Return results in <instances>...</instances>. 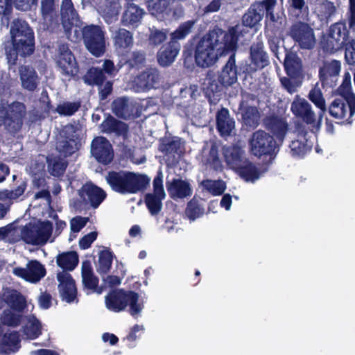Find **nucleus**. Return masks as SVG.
<instances>
[{"label": "nucleus", "mask_w": 355, "mask_h": 355, "mask_svg": "<svg viewBox=\"0 0 355 355\" xmlns=\"http://www.w3.org/2000/svg\"><path fill=\"white\" fill-rule=\"evenodd\" d=\"M224 157L227 164L234 171L247 159L244 157V150L238 146L227 148L224 152Z\"/></svg>", "instance_id": "obj_36"}, {"label": "nucleus", "mask_w": 355, "mask_h": 355, "mask_svg": "<svg viewBox=\"0 0 355 355\" xmlns=\"http://www.w3.org/2000/svg\"><path fill=\"white\" fill-rule=\"evenodd\" d=\"M204 213L203 208L194 200H190L185 209L187 216L191 220H194Z\"/></svg>", "instance_id": "obj_56"}, {"label": "nucleus", "mask_w": 355, "mask_h": 355, "mask_svg": "<svg viewBox=\"0 0 355 355\" xmlns=\"http://www.w3.org/2000/svg\"><path fill=\"white\" fill-rule=\"evenodd\" d=\"M341 96L330 103L329 114L335 119L345 120L348 123H352L355 114V94L347 91L343 93Z\"/></svg>", "instance_id": "obj_11"}, {"label": "nucleus", "mask_w": 355, "mask_h": 355, "mask_svg": "<svg viewBox=\"0 0 355 355\" xmlns=\"http://www.w3.org/2000/svg\"><path fill=\"white\" fill-rule=\"evenodd\" d=\"M250 153L259 158L262 156L275 157L278 146L272 135L264 130H258L254 132L249 139Z\"/></svg>", "instance_id": "obj_9"}, {"label": "nucleus", "mask_w": 355, "mask_h": 355, "mask_svg": "<svg viewBox=\"0 0 355 355\" xmlns=\"http://www.w3.org/2000/svg\"><path fill=\"white\" fill-rule=\"evenodd\" d=\"M113 252L110 250H103L100 252L98 257V268L100 274H107L111 269L113 261Z\"/></svg>", "instance_id": "obj_49"}, {"label": "nucleus", "mask_w": 355, "mask_h": 355, "mask_svg": "<svg viewBox=\"0 0 355 355\" xmlns=\"http://www.w3.org/2000/svg\"><path fill=\"white\" fill-rule=\"evenodd\" d=\"M19 73L21 87L28 92H34L39 85V77L35 69L29 65H21Z\"/></svg>", "instance_id": "obj_29"}, {"label": "nucleus", "mask_w": 355, "mask_h": 355, "mask_svg": "<svg viewBox=\"0 0 355 355\" xmlns=\"http://www.w3.org/2000/svg\"><path fill=\"white\" fill-rule=\"evenodd\" d=\"M303 140H294L290 144V149L292 156L296 158H302L304 156L311 150V147L306 144L304 136L301 135Z\"/></svg>", "instance_id": "obj_50"}, {"label": "nucleus", "mask_w": 355, "mask_h": 355, "mask_svg": "<svg viewBox=\"0 0 355 355\" xmlns=\"http://www.w3.org/2000/svg\"><path fill=\"white\" fill-rule=\"evenodd\" d=\"M166 186L168 195L173 200L183 199L192 194L190 184L180 178H173L171 182L167 181Z\"/></svg>", "instance_id": "obj_26"}, {"label": "nucleus", "mask_w": 355, "mask_h": 355, "mask_svg": "<svg viewBox=\"0 0 355 355\" xmlns=\"http://www.w3.org/2000/svg\"><path fill=\"white\" fill-rule=\"evenodd\" d=\"M112 110L118 118L130 120L141 116L142 107L137 103H130L127 97H119L113 101Z\"/></svg>", "instance_id": "obj_17"}, {"label": "nucleus", "mask_w": 355, "mask_h": 355, "mask_svg": "<svg viewBox=\"0 0 355 355\" xmlns=\"http://www.w3.org/2000/svg\"><path fill=\"white\" fill-rule=\"evenodd\" d=\"M47 162L51 175L57 178L62 176L68 166V162L60 157L48 159Z\"/></svg>", "instance_id": "obj_46"}, {"label": "nucleus", "mask_w": 355, "mask_h": 355, "mask_svg": "<svg viewBox=\"0 0 355 355\" xmlns=\"http://www.w3.org/2000/svg\"><path fill=\"white\" fill-rule=\"evenodd\" d=\"M82 79L87 85L98 87V98L101 101H105L113 92V81L107 80L103 70L98 67H89Z\"/></svg>", "instance_id": "obj_13"}, {"label": "nucleus", "mask_w": 355, "mask_h": 355, "mask_svg": "<svg viewBox=\"0 0 355 355\" xmlns=\"http://www.w3.org/2000/svg\"><path fill=\"white\" fill-rule=\"evenodd\" d=\"M102 132L111 134L114 133L117 136L126 137L128 133V125L114 116L109 115L101 123Z\"/></svg>", "instance_id": "obj_35"}, {"label": "nucleus", "mask_w": 355, "mask_h": 355, "mask_svg": "<svg viewBox=\"0 0 355 355\" xmlns=\"http://www.w3.org/2000/svg\"><path fill=\"white\" fill-rule=\"evenodd\" d=\"M180 50V44L168 42L164 44L157 52V62L162 67H168L174 61Z\"/></svg>", "instance_id": "obj_31"}, {"label": "nucleus", "mask_w": 355, "mask_h": 355, "mask_svg": "<svg viewBox=\"0 0 355 355\" xmlns=\"http://www.w3.org/2000/svg\"><path fill=\"white\" fill-rule=\"evenodd\" d=\"M159 73L155 68H148L139 73L135 78V86L141 91L149 90L158 83Z\"/></svg>", "instance_id": "obj_27"}, {"label": "nucleus", "mask_w": 355, "mask_h": 355, "mask_svg": "<svg viewBox=\"0 0 355 355\" xmlns=\"http://www.w3.org/2000/svg\"><path fill=\"white\" fill-rule=\"evenodd\" d=\"M35 227L38 245L45 244L52 234V223L49 220H44L37 225L35 224Z\"/></svg>", "instance_id": "obj_42"}, {"label": "nucleus", "mask_w": 355, "mask_h": 355, "mask_svg": "<svg viewBox=\"0 0 355 355\" xmlns=\"http://www.w3.org/2000/svg\"><path fill=\"white\" fill-rule=\"evenodd\" d=\"M290 37L302 50H311L316 44L314 30L305 22L297 21L290 27Z\"/></svg>", "instance_id": "obj_14"}, {"label": "nucleus", "mask_w": 355, "mask_h": 355, "mask_svg": "<svg viewBox=\"0 0 355 355\" xmlns=\"http://www.w3.org/2000/svg\"><path fill=\"white\" fill-rule=\"evenodd\" d=\"M145 12L134 3H128L123 14L121 22L125 26L137 27Z\"/></svg>", "instance_id": "obj_37"}, {"label": "nucleus", "mask_w": 355, "mask_h": 355, "mask_svg": "<svg viewBox=\"0 0 355 355\" xmlns=\"http://www.w3.org/2000/svg\"><path fill=\"white\" fill-rule=\"evenodd\" d=\"M80 102H64L58 105L55 111L61 116H71L80 108Z\"/></svg>", "instance_id": "obj_54"}, {"label": "nucleus", "mask_w": 355, "mask_h": 355, "mask_svg": "<svg viewBox=\"0 0 355 355\" xmlns=\"http://www.w3.org/2000/svg\"><path fill=\"white\" fill-rule=\"evenodd\" d=\"M83 286L85 290H87V294L96 293L101 294L103 288L98 286L99 279L94 274L82 277Z\"/></svg>", "instance_id": "obj_51"}, {"label": "nucleus", "mask_w": 355, "mask_h": 355, "mask_svg": "<svg viewBox=\"0 0 355 355\" xmlns=\"http://www.w3.org/2000/svg\"><path fill=\"white\" fill-rule=\"evenodd\" d=\"M27 187V182L21 181L20 184L12 190L3 189L0 191V200L6 202L8 201V205L0 203V220L3 219L10 209V205L12 204V201L17 200L21 196Z\"/></svg>", "instance_id": "obj_24"}, {"label": "nucleus", "mask_w": 355, "mask_h": 355, "mask_svg": "<svg viewBox=\"0 0 355 355\" xmlns=\"http://www.w3.org/2000/svg\"><path fill=\"white\" fill-rule=\"evenodd\" d=\"M83 40L88 51L96 57L103 55L106 50L105 32L98 25H87L82 29Z\"/></svg>", "instance_id": "obj_12"}, {"label": "nucleus", "mask_w": 355, "mask_h": 355, "mask_svg": "<svg viewBox=\"0 0 355 355\" xmlns=\"http://www.w3.org/2000/svg\"><path fill=\"white\" fill-rule=\"evenodd\" d=\"M6 302L11 309L19 312L22 311L26 306V300L24 296L17 291L9 294L6 297Z\"/></svg>", "instance_id": "obj_48"}, {"label": "nucleus", "mask_w": 355, "mask_h": 355, "mask_svg": "<svg viewBox=\"0 0 355 355\" xmlns=\"http://www.w3.org/2000/svg\"><path fill=\"white\" fill-rule=\"evenodd\" d=\"M35 224L29 223L24 226L21 230V238L27 244L38 245L37 241Z\"/></svg>", "instance_id": "obj_52"}, {"label": "nucleus", "mask_w": 355, "mask_h": 355, "mask_svg": "<svg viewBox=\"0 0 355 355\" xmlns=\"http://www.w3.org/2000/svg\"><path fill=\"white\" fill-rule=\"evenodd\" d=\"M111 189L119 193L135 194L145 190L150 179L145 174L127 171H111L105 177Z\"/></svg>", "instance_id": "obj_3"}, {"label": "nucleus", "mask_w": 355, "mask_h": 355, "mask_svg": "<svg viewBox=\"0 0 355 355\" xmlns=\"http://www.w3.org/2000/svg\"><path fill=\"white\" fill-rule=\"evenodd\" d=\"M57 279L59 282L58 291L62 300L69 304L78 302L76 282L71 275L67 272H59L57 274Z\"/></svg>", "instance_id": "obj_18"}, {"label": "nucleus", "mask_w": 355, "mask_h": 355, "mask_svg": "<svg viewBox=\"0 0 355 355\" xmlns=\"http://www.w3.org/2000/svg\"><path fill=\"white\" fill-rule=\"evenodd\" d=\"M204 186L214 196L222 195L226 189L225 183L223 180L212 181L207 180L205 181Z\"/></svg>", "instance_id": "obj_57"}, {"label": "nucleus", "mask_w": 355, "mask_h": 355, "mask_svg": "<svg viewBox=\"0 0 355 355\" xmlns=\"http://www.w3.org/2000/svg\"><path fill=\"white\" fill-rule=\"evenodd\" d=\"M96 6L106 23L111 24L117 19L121 9L119 1H98Z\"/></svg>", "instance_id": "obj_33"}, {"label": "nucleus", "mask_w": 355, "mask_h": 355, "mask_svg": "<svg viewBox=\"0 0 355 355\" xmlns=\"http://www.w3.org/2000/svg\"><path fill=\"white\" fill-rule=\"evenodd\" d=\"M0 320L3 325L15 327L20 324L21 315L7 309L3 311Z\"/></svg>", "instance_id": "obj_53"}, {"label": "nucleus", "mask_w": 355, "mask_h": 355, "mask_svg": "<svg viewBox=\"0 0 355 355\" xmlns=\"http://www.w3.org/2000/svg\"><path fill=\"white\" fill-rule=\"evenodd\" d=\"M164 198L156 193H147L145 196V203L151 215L155 216L160 212L162 208V200Z\"/></svg>", "instance_id": "obj_47"}, {"label": "nucleus", "mask_w": 355, "mask_h": 355, "mask_svg": "<svg viewBox=\"0 0 355 355\" xmlns=\"http://www.w3.org/2000/svg\"><path fill=\"white\" fill-rule=\"evenodd\" d=\"M41 11L42 17L45 21H52L53 17H58L55 10V1H41Z\"/></svg>", "instance_id": "obj_58"}, {"label": "nucleus", "mask_w": 355, "mask_h": 355, "mask_svg": "<svg viewBox=\"0 0 355 355\" xmlns=\"http://www.w3.org/2000/svg\"><path fill=\"white\" fill-rule=\"evenodd\" d=\"M78 198L73 201V207L82 212L97 209L107 197L105 191L92 182H87L78 190Z\"/></svg>", "instance_id": "obj_6"}, {"label": "nucleus", "mask_w": 355, "mask_h": 355, "mask_svg": "<svg viewBox=\"0 0 355 355\" xmlns=\"http://www.w3.org/2000/svg\"><path fill=\"white\" fill-rule=\"evenodd\" d=\"M89 218L87 217L76 216L71 220V231L73 233L79 232L88 222Z\"/></svg>", "instance_id": "obj_64"}, {"label": "nucleus", "mask_w": 355, "mask_h": 355, "mask_svg": "<svg viewBox=\"0 0 355 355\" xmlns=\"http://www.w3.org/2000/svg\"><path fill=\"white\" fill-rule=\"evenodd\" d=\"M294 48L295 46L290 48V93L292 92V80H295L297 85H300L304 77L302 60Z\"/></svg>", "instance_id": "obj_34"}, {"label": "nucleus", "mask_w": 355, "mask_h": 355, "mask_svg": "<svg viewBox=\"0 0 355 355\" xmlns=\"http://www.w3.org/2000/svg\"><path fill=\"white\" fill-rule=\"evenodd\" d=\"M168 31L155 30L152 31L149 35V43L153 46H158L162 44L167 38Z\"/></svg>", "instance_id": "obj_61"}, {"label": "nucleus", "mask_w": 355, "mask_h": 355, "mask_svg": "<svg viewBox=\"0 0 355 355\" xmlns=\"http://www.w3.org/2000/svg\"><path fill=\"white\" fill-rule=\"evenodd\" d=\"M10 40L3 43L4 50L10 66H15L18 56L26 58L35 49V33L29 24L20 19H15L10 26Z\"/></svg>", "instance_id": "obj_2"}, {"label": "nucleus", "mask_w": 355, "mask_h": 355, "mask_svg": "<svg viewBox=\"0 0 355 355\" xmlns=\"http://www.w3.org/2000/svg\"><path fill=\"white\" fill-rule=\"evenodd\" d=\"M238 36L232 29L226 33L221 29L209 31L195 46L196 65L202 68L214 65L218 58L237 49Z\"/></svg>", "instance_id": "obj_1"}, {"label": "nucleus", "mask_w": 355, "mask_h": 355, "mask_svg": "<svg viewBox=\"0 0 355 355\" xmlns=\"http://www.w3.org/2000/svg\"><path fill=\"white\" fill-rule=\"evenodd\" d=\"M308 98L320 109L318 114L320 119L327 110L325 99L320 89L317 87H313L308 94Z\"/></svg>", "instance_id": "obj_45"}, {"label": "nucleus", "mask_w": 355, "mask_h": 355, "mask_svg": "<svg viewBox=\"0 0 355 355\" xmlns=\"http://www.w3.org/2000/svg\"><path fill=\"white\" fill-rule=\"evenodd\" d=\"M194 24L193 20H188L181 24L175 31L171 33L169 42H173L175 44H180L179 40H184L191 32Z\"/></svg>", "instance_id": "obj_44"}, {"label": "nucleus", "mask_w": 355, "mask_h": 355, "mask_svg": "<svg viewBox=\"0 0 355 355\" xmlns=\"http://www.w3.org/2000/svg\"><path fill=\"white\" fill-rule=\"evenodd\" d=\"M261 19V15L255 9L250 8L242 17L243 26L254 27Z\"/></svg>", "instance_id": "obj_55"}, {"label": "nucleus", "mask_w": 355, "mask_h": 355, "mask_svg": "<svg viewBox=\"0 0 355 355\" xmlns=\"http://www.w3.org/2000/svg\"><path fill=\"white\" fill-rule=\"evenodd\" d=\"M341 70V62L337 60L324 62L319 69V78L323 88L336 86Z\"/></svg>", "instance_id": "obj_20"}, {"label": "nucleus", "mask_w": 355, "mask_h": 355, "mask_svg": "<svg viewBox=\"0 0 355 355\" xmlns=\"http://www.w3.org/2000/svg\"><path fill=\"white\" fill-rule=\"evenodd\" d=\"M61 24L67 36L71 35L74 25L78 21V14L76 10L73 1H62Z\"/></svg>", "instance_id": "obj_25"}, {"label": "nucleus", "mask_w": 355, "mask_h": 355, "mask_svg": "<svg viewBox=\"0 0 355 355\" xmlns=\"http://www.w3.org/2000/svg\"><path fill=\"white\" fill-rule=\"evenodd\" d=\"M291 110L297 119L293 121V132L297 133V135H306V125L314 126L316 123V116L311 104L304 98L296 96L291 103Z\"/></svg>", "instance_id": "obj_7"}, {"label": "nucleus", "mask_w": 355, "mask_h": 355, "mask_svg": "<svg viewBox=\"0 0 355 355\" xmlns=\"http://www.w3.org/2000/svg\"><path fill=\"white\" fill-rule=\"evenodd\" d=\"M180 147V139L178 137L164 138L160 140L159 150L166 156L172 155L175 157V155L179 154Z\"/></svg>", "instance_id": "obj_41"}, {"label": "nucleus", "mask_w": 355, "mask_h": 355, "mask_svg": "<svg viewBox=\"0 0 355 355\" xmlns=\"http://www.w3.org/2000/svg\"><path fill=\"white\" fill-rule=\"evenodd\" d=\"M216 129L222 137L230 136L234 128L235 121L230 117L229 110L222 107L216 113Z\"/></svg>", "instance_id": "obj_32"}, {"label": "nucleus", "mask_w": 355, "mask_h": 355, "mask_svg": "<svg viewBox=\"0 0 355 355\" xmlns=\"http://www.w3.org/2000/svg\"><path fill=\"white\" fill-rule=\"evenodd\" d=\"M21 348L20 335L18 331H12L2 334L0 352L9 355L17 352Z\"/></svg>", "instance_id": "obj_30"}, {"label": "nucleus", "mask_w": 355, "mask_h": 355, "mask_svg": "<svg viewBox=\"0 0 355 355\" xmlns=\"http://www.w3.org/2000/svg\"><path fill=\"white\" fill-rule=\"evenodd\" d=\"M235 171L246 182H254L260 176L259 170L248 159Z\"/></svg>", "instance_id": "obj_39"}, {"label": "nucleus", "mask_w": 355, "mask_h": 355, "mask_svg": "<svg viewBox=\"0 0 355 355\" xmlns=\"http://www.w3.org/2000/svg\"><path fill=\"white\" fill-rule=\"evenodd\" d=\"M123 60L130 69H139L146 64V54L143 50H135L125 55Z\"/></svg>", "instance_id": "obj_40"}, {"label": "nucleus", "mask_w": 355, "mask_h": 355, "mask_svg": "<svg viewBox=\"0 0 355 355\" xmlns=\"http://www.w3.org/2000/svg\"><path fill=\"white\" fill-rule=\"evenodd\" d=\"M238 67L236 64L235 53H233L228 58L226 64L218 72L216 79L210 76L207 80V89L213 93L220 92L223 87H226L235 83L238 79Z\"/></svg>", "instance_id": "obj_8"}, {"label": "nucleus", "mask_w": 355, "mask_h": 355, "mask_svg": "<svg viewBox=\"0 0 355 355\" xmlns=\"http://www.w3.org/2000/svg\"><path fill=\"white\" fill-rule=\"evenodd\" d=\"M57 65L65 76L75 77L79 71V66L73 52L66 43L58 45Z\"/></svg>", "instance_id": "obj_15"}, {"label": "nucleus", "mask_w": 355, "mask_h": 355, "mask_svg": "<svg viewBox=\"0 0 355 355\" xmlns=\"http://www.w3.org/2000/svg\"><path fill=\"white\" fill-rule=\"evenodd\" d=\"M146 3H148V7L151 8L153 14H168L167 8L170 1H146Z\"/></svg>", "instance_id": "obj_63"}, {"label": "nucleus", "mask_w": 355, "mask_h": 355, "mask_svg": "<svg viewBox=\"0 0 355 355\" xmlns=\"http://www.w3.org/2000/svg\"><path fill=\"white\" fill-rule=\"evenodd\" d=\"M91 154L98 162L104 165L111 163L114 158L112 146L104 137H97L92 140Z\"/></svg>", "instance_id": "obj_19"}, {"label": "nucleus", "mask_w": 355, "mask_h": 355, "mask_svg": "<svg viewBox=\"0 0 355 355\" xmlns=\"http://www.w3.org/2000/svg\"><path fill=\"white\" fill-rule=\"evenodd\" d=\"M105 302L107 309L115 313L121 312L128 306V313L135 318L144 308V301L137 293L122 288L110 291L105 297Z\"/></svg>", "instance_id": "obj_4"}, {"label": "nucleus", "mask_w": 355, "mask_h": 355, "mask_svg": "<svg viewBox=\"0 0 355 355\" xmlns=\"http://www.w3.org/2000/svg\"><path fill=\"white\" fill-rule=\"evenodd\" d=\"M26 106L24 103L15 101L7 107L0 106V128L11 137H16L22 130L26 118Z\"/></svg>", "instance_id": "obj_5"}, {"label": "nucleus", "mask_w": 355, "mask_h": 355, "mask_svg": "<svg viewBox=\"0 0 355 355\" xmlns=\"http://www.w3.org/2000/svg\"><path fill=\"white\" fill-rule=\"evenodd\" d=\"M264 127L277 139L282 140L288 130V124L284 119L275 114L266 116L263 120Z\"/></svg>", "instance_id": "obj_28"}, {"label": "nucleus", "mask_w": 355, "mask_h": 355, "mask_svg": "<svg viewBox=\"0 0 355 355\" xmlns=\"http://www.w3.org/2000/svg\"><path fill=\"white\" fill-rule=\"evenodd\" d=\"M56 261L62 272L72 271L78 264V254L76 251L62 252L57 256Z\"/></svg>", "instance_id": "obj_38"}, {"label": "nucleus", "mask_w": 355, "mask_h": 355, "mask_svg": "<svg viewBox=\"0 0 355 355\" xmlns=\"http://www.w3.org/2000/svg\"><path fill=\"white\" fill-rule=\"evenodd\" d=\"M12 273L28 282L37 284L46 276V270L38 260L32 259L28 261L26 268H14Z\"/></svg>", "instance_id": "obj_16"}, {"label": "nucleus", "mask_w": 355, "mask_h": 355, "mask_svg": "<svg viewBox=\"0 0 355 355\" xmlns=\"http://www.w3.org/2000/svg\"><path fill=\"white\" fill-rule=\"evenodd\" d=\"M242 119L244 124L249 128H255L259 123L260 115L255 107L246 106V107L241 110Z\"/></svg>", "instance_id": "obj_43"}, {"label": "nucleus", "mask_w": 355, "mask_h": 355, "mask_svg": "<svg viewBox=\"0 0 355 355\" xmlns=\"http://www.w3.org/2000/svg\"><path fill=\"white\" fill-rule=\"evenodd\" d=\"M345 46V59L349 64L355 63V40L350 39L347 41Z\"/></svg>", "instance_id": "obj_60"}, {"label": "nucleus", "mask_w": 355, "mask_h": 355, "mask_svg": "<svg viewBox=\"0 0 355 355\" xmlns=\"http://www.w3.org/2000/svg\"><path fill=\"white\" fill-rule=\"evenodd\" d=\"M76 130L73 125H66L57 141V150L64 157L72 155L76 151Z\"/></svg>", "instance_id": "obj_22"}, {"label": "nucleus", "mask_w": 355, "mask_h": 355, "mask_svg": "<svg viewBox=\"0 0 355 355\" xmlns=\"http://www.w3.org/2000/svg\"><path fill=\"white\" fill-rule=\"evenodd\" d=\"M114 49L120 53H128L134 44L133 33L119 28L112 35Z\"/></svg>", "instance_id": "obj_23"}, {"label": "nucleus", "mask_w": 355, "mask_h": 355, "mask_svg": "<svg viewBox=\"0 0 355 355\" xmlns=\"http://www.w3.org/2000/svg\"><path fill=\"white\" fill-rule=\"evenodd\" d=\"M207 162L210 166L213 168L215 171H222L223 164L219 158V155L217 149L214 148H211L207 158Z\"/></svg>", "instance_id": "obj_62"}, {"label": "nucleus", "mask_w": 355, "mask_h": 355, "mask_svg": "<svg viewBox=\"0 0 355 355\" xmlns=\"http://www.w3.org/2000/svg\"><path fill=\"white\" fill-rule=\"evenodd\" d=\"M250 67L254 71L262 69L270 64L269 56L264 49L261 37H257L250 48Z\"/></svg>", "instance_id": "obj_21"}, {"label": "nucleus", "mask_w": 355, "mask_h": 355, "mask_svg": "<svg viewBox=\"0 0 355 355\" xmlns=\"http://www.w3.org/2000/svg\"><path fill=\"white\" fill-rule=\"evenodd\" d=\"M349 39V30L345 21L331 24L327 34L322 37L321 45L324 51L334 53L344 47Z\"/></svg>", "instance_id": "obj_10"}, {"label": "nucleus", "mask_w": 355, "mask_h": 355, "mask_svg": "<svg viewBox=\"0 0 355 355\" xmlns=\"http://www.w3.org/2000/svg\"><path fill=\"white\" fill-rule=\"evenodd\" d=\"M183 64L189 69L193 70L196 64L195 49H186L183 51Z\"/></svg>", "instance_id": "obj_59"}]
</instances>
